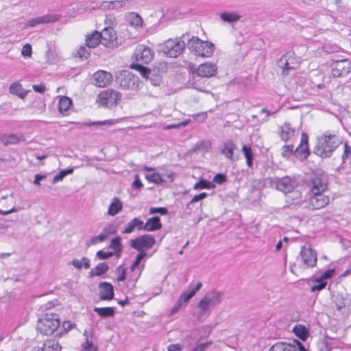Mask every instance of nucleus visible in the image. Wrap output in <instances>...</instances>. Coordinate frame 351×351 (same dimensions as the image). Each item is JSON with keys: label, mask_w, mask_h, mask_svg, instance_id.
<instances>
[{"label": "nucleus", "mask_w": 351, "mask_h": 351, "mask_svg": "<svg viewBox=\"0 0 351 351\" xmlns=\"http://www.w3.org/2000/svg\"><path fill=\"white\" fill-rule=\"evenodd\" d=\"M343 141V137L338 132L326 131L317 137L313 149L314 154L322 158H329Z\"/></svg>", "instance_id": "obj_1"}, {"label": "nucleus", "mask_w": 351, "mask_h": 351, "mask_svg": "<svg viewBox=\"0 0 351 351\" xmlns=\"http://www.w3.org/2000/svg\"><path fill=\"white\" fill-rule=\"evenodd\" d=\"M351 72V62L347 59L336 61L333 63L332 67V76H328V80L323 81L317 84H314L318 89H324L331 87L332 88H337V86H335L332 81H335V77H341L347 75Z\"/></svg>", "instance_id": "obj_2"}, {"label": "nucleus", "mask_w": 351, "mask_h": 351, "mask_svg": "<svg viewBox=\"0 0 351 351\" xmlns=\"http://www.w3.org/2000/svg\"><path fill=\"white\" fill-rule=\"evenodd\" d=\"M60 318L58 314L47 312L42 314L36 322V330L43 335H51L59 328Z\"/></svg>", "instance_id": "obj_3"}, {"label": "nucleus", "mask_w": 351, "mask_h": 351, "mask_svg": "<svg viewBox=\"0 0 351 351\" xmlns=\"http://www.w3.org/2000/svg\"><path fill=\"white\" fill-rule=\"evenodd\" d=\"M188 47L191 53L202 58H210L215 51L212 43L204 41L198 37L193 36L188 41Z\"/></svg>", "instance_id": "obj_4"}, {"label": "nucleus", "mask_w": 351, "mask_h": 351, "mask_svg": "<svg viewBox=\"0 0 351 351\" xmlns=\"http://www.w3.org/2000/svg\"><path fill=\"white\" fill-rule=\"evenodd\" d=\"M121 100V94L112 88L101 91L96 99L95 103L99 107L113 108L116 107Z\"/></svg>", "instance_id": "obj_5"}, {"label": "nucleus", "mask_w": 351, "mask_h": 351, "mask_svg": "<svg viewBox=\"0 0 351 351\" xmlns=\"http://www.w3.org/2000/svg\"><path fill=\"white\" fill-rule=\"evenodd\" d=\"M301 60L293 52L285 53L279 60V66L283 76H287L292 70L298 69L301 65Z\"/></svg>", "instance_id": "obj_6"}, {"label": "nucleus", "mask_w": 351, "mask_h": 351, "mask_svg": "<svg viewBox=\"0 0 351 351\" xmlns=\"http://www.w3.org/2000/svg\"><path fill=\"white\" fill-rule=\"evenodd\" d=\"M156 243L155 237L152 234H143L130 241V246L138 251L145 252L151 249Z\"/></svg>", "instance_id": "obj_7"}, {"label": "nucleus", "mask_w": 351, "mask_h": 351, "mask_svg": "<svg viewBox=\"0 0 351 351\" xmlns=\"http://www.w3.org/2000/svg\"><path fill=\"white\" fill-rule=\"evenodd\" d=\"M218 71L216 64L211 62H206L199 64L191 69L193 75L200 78H210L215 77Z\"/></svg>", "instance_id": "obj_8"}, {"label": "nucleus", "mask_w": 351, "mask_h": 351, "mask_svg": "<svg viewBox=\"0 0 351 351\" xmlns=\"http://www.w3.org/2000/svg\"><path fill=\"white\" fill-rule=\"evenodd\" d=\"M308 141V135L305 132H302L300 142L294 152L295 158L301 161L306 160L311 154Z\"/></svg>", "instance_id": "obj_9"}, {"label": "nucleus", "mask_w": 351, "mask_h": 351, "mask_svg": "<svg viewBox=\"0 0 351 351\" xmlns=\"http://www.w3.org/2000/svg\"><path fill=\"white\" fill-rule=\"evenodd\" d=\"M330 202V197L324 193H310L308 208L312 210L322 209L326 207Z\"/></svg>", "instance_id": "obj_10"}, {"label": "nucleus", "mask_w": 351, "mask_h": 351, "mask_svg": "<svg viewBox=\"0 0 351 351\" xmlns=\"http://www.w3.org/2000/svg\"><path fill=\"white\" fill-rule=\"evenodd\" d=\"M184 48V42L170 39L165 42L162 51L167 56L176 58L182 53Z\"/></svg>", "instance_id": "obj_11"}, {"label": "nucleus", "mask_w": 351, "mask_h": 351, "mask_svg": "<svg viewBox=\"0 0 351 351\" xmlns=\"http://www.w3.org/2000/svg\"><path fill=\"white\" fill-rule=\"evenodd\" d=\"M300 256L304 265L308 267H314L317 261L316 251L313 249L311 245L303 246L300 250Z\"/></svg>", "instance_id": "obj_12"}, {"label": "nucleus", "mask_w": 351, "mask_h": 351, "mask_svg": "<svg viewBox=\"0 0 351 351\" xmlns=\"http://www.w3.org/2000/svg\"><path fill=\"white\" fill-rule=\"evenodd\" d=\"M94 84L100 88H104L111 84L113 80L112 75L104 70L96 71L93 75Z\"/></svg>", "instance_id": "obj_13"}, {"label": "nucleus", "mask_w": 351, "mask_h": 351, "mask_svg": "<svg viewBox=\"0 0 351 351\" xmlns=\"http://www.w3.org/2000/svg\"><path fill=\"white\" fill-rule=\"evenodd\" d=\"M101 44L106 47H113L117 45V36L115 30L111 27H105L99 32Z\"/></svg>", "instance_id": "obj_14"}, {"label": "nucleus", "mask_w": 351, "mask_h": 351, "mask_svg": "<svg viewBox=\"0 0 351 351\" xmlns=\"http://www.w3.org/2000/svg\"><path fill=\"white\" fill-rule=\"evenodd\" d=\"M57 108L63 117L69 116L73 110V100L67 96H58Z\"/></svg>", "instance_id": "obj_15"}, {"label": "nucleus", "mask_w": 351, "mask_h": 351, "mask_svg": "<svg viewBox=\"0 0 351 351\" xmlns=\"http://www.w3.org/2000/svg\"><path fill=\"white\" fill-rule=\"evenodd\" d=\"M134 58L137 62L148 64L153 59V53L149 47L139 45L135 49Z\"/></svg>", "instance_id": "obj_16"}, {"label": "nucleus", "mask_w": 351, "mask_h": 351, "mask_svg": "<svg viewBox=\"0 0 351 351\" xmlns=\"http://www.w3.org/2000/svg\"><path fill=\"white\" fill-rule=\"evenodd\" d=\"M328 189L327 179L322 175H315L311 179L310 193H324Z\"/></svg>", "instance_id": "obj_17"}, {"label": "nucleus", "mask_w": 351, "mask_h": 351, "mask_svg": "<svg viewBox=\"0 0 351 351\" xmlns=\"http://www.w3.org/2000/svg\"><path fill=\"white\" fill-rule=\"evenodd\" d=\"M220 294L212 292L206 294L199 302L198 306L203 311H207L210 306H215L220 302Z\"/></svg>", "instance_id": "obj_18"}, {"label": "nucleus", "mask_w": 351, "mask_h": 351, "mask_svg": "<svg viewBox=\"0 0 351 351\" xmlns=\"http://www.w3.org/2000/svg\"><path fill=\"white\" fill-rule=\"evenodd\" d=\"M119 86L123 89H132L136 84V77L132 73L123 71L117 77Z\"/></svg>", "instance_id": "obj_19"}, {"label": "nucleus", "mask_w": 351, "mask_h": 351, "mask_svg": "<svg viewBox=\"0 0 351 351\" xmlns=\"http://www.w3.org/2000/svg\"><path fill=\"white\" fill-rule=\"evenodd\" d=\"M276 187L284 193H288L293 192L294 184L291 177L285 176L276 181Z\"/></svg>", "instance_id": "obj_20"}, {"label": "nucleus", "mask_w": 351, "mask_h": 351, "mask_svg": "<svg viewBox=\"0 0 351 351\" xmlns=\"http://www.w3.org/2000/svg\"><path fill=\"white\" fill-rule=\"evenodd\" d=\"M99 297L101 300H111L114 297L113 286L106 282L99 285Z\"/></svg>", "instance_id": "obj_21"}, {"label": "nucleus", "mask_w": 351, "mask_h": 351, "mask_svg": "<svg viewBox=\"0 0 351 351\" xmlns=\"http://www.w3.org/2000/svg\"><path fill=\"white\" fill-rule=\"evenodd\" d=\"M295 132L290 123H285L280 127L278 134L282 141L287 142L295 137Z\"/></svg>", "instance_id": "obj_22"}, {"label": "nucleus", "mask_w": 351, "mask_h": 351, "mask_svg": "<svg viewBox=\"0 0 351 351\" xmlns=\"http://www.w3.org/2000/svg\"><path fill=\"white\" fill-rule=\"evenodd\" d=\"M144 230V222L139 218L134 217L127 223L124 229L122 230L123 234H130L134 230Z\"/></svg>", "instance_id": "obj_23"}, {"label": "nucleus", "mask_w": 351, "mask_h": 351, "mask_svg": "<svg viewBox=\"0 0 351 351\" xmlns=\"http://www.w3.org/2000/svg\"><path fill=\"white\" fill-rule=\"evenodd\" d=\"M25 137L23 135H16L14 134H2L0 136V141L4 145H16L19 144L21 141H25Z\"/></svg>", "instance_id": "obj_24"}, {"label": "nucleus", "mask_w": 351, "mask_h": 351, "mask_svg": "<svg viewBox=\"0 0 351 351\" xmlns=\"http://www.w3.org/2000/svg\"><path fill=\"white\" fill-rule=\"evenodd\" d=\"M162 228V223L159 217L154 216L148 219L144 223V230L147 232H154Z\"/></svg>", "instance_id": "obj_25"}, {"label": "nucleus", "mask_w": 351, "mask_h": 351, "mask_svg": "<svg viewBox=\"0 0 351 351\" xmlns=\"http://www.w3.org/2000/svg\"><path fill=\"white\" fill-rule=\"evenodd\" d=\"M237 145L232 140H228L223 143V147L221 150L222 154H223L228 159L232 160L234 151L236 149Z\"/></svg>", "instance_id": "obj_26"}, {"label": "nucleus", "mask_w": 351, "mask_h": 351, "mask_svg": "<svg viewBox=\"0 0 351 351\" xmlns=\"http://www.w3.org/2000/svg\"><path fill=\"white\" fill-rule=\"evenodd\" d=\"M141 274V270H130L127 276V287L130 290H133L136 287V282Z\"/></svg>", "instance_id": "obj_27"}, {"label": "nucleus", "mask_w": 351, "mask_h": 351, "mask_svg": "<svg viewBox=\"0 0 351 351\" xmlns=\"http://www.w3.org/2000/svg\"><path fill=\"white\" fill-rule=\"evenodd\" d=\"M202 284L201 282H199L195 285V288L192 289L189 292H184L180 295L178 301L183 304L184 303H187L195 294L196 293L202 288Z\"/></svg>", "instance_id": "obj_28"}, {"label": "nucleus", "mask_w": 351, "mask_h": 351, "mask_svg": "<svg viewBox=\"0 0 351 351\" xmlns=\"http://www.w3.org/2000/svg\"><path fill=\"white\" fill-rule=\"evenodd\" d=\"M101 44L99 32L94 31L90 34H88L86 37V44L90 48H95Z\"/></svg>", "instance_id": "obj_29"}, {"label": "nucleus", "mask_w": 351, "mask_h": 351, "mask_svg": "<svg viewBox=\"0 0 351 351\" xmlns=\"http://www.w3.org/2000/svg\"><path fill=\"white\" fill-rule=\"evenodd\" d=\"M123 209V203L118 197L113 198L110 203L108 209V214L110 216H114L121 212Z\"/></svg>", "instance_id": "obj_30"}, {"label": "nucleus", "mask_w": 351, "mask_h": 351, "mask_svg": "<svg viewBox=\"0 0 351 351\" xmlns=\"http://www.w3.org/2000/svg\"><path fill=\"white\" fill-rule=\"evenodd\" d=\"M9 90L12 94L16 95L21 98H24L28 93L23 88L22 85L19 82L11 84Z\"/></svg>", "instance_id": "obj_31"}, {"label": "nucleus", "mask_w": 351, "mask_h": 351, "mask_svg": "<svg viewBox=\"0 0 351 351\" xmlns=\"http://www.w3.org/2000/svg\"><path fill=\"white\" fill-rule=\"evenodd\" d=\"M109 247L114 250V252H112L113 255L114 254L117 257L119 258L123 250L121 237H117L112 239Z\"/></svg>", "instance_id": "obj_32"}, {"label": "nucleus", "mask_w": 351, "mask_h": 351, "mask_svg": "<svg viewBox=\"0 0 351 351\" xmlns=\"http://www.w3.org/2000/svg\"><path fill=\"white\" fill-rule=\"evenodd\" d=\"M61 346L55 339L46 340L42 347V351H60Z\"/></svg>", "instance_id": "obj_33"}, {"label": "nucleus", "mask_w": 351, "mask_h": 351, "mask_svg": "<svg viewBox=\"0 0 351 351\" xmlns=\"http://www.w3.org/2000/svg\"><path fill=\"white\" fill-rule=\"evenodd\" d=\"M293 331L295 335L302 341H305L309 335L308 329L300 324L296 325L293 328Z\"/></svg>", "instance_id": "obj_34"}, {"label": "nucleus", "mask_w": 351, "mask_h": 351, "mask_svg": "<svg viewBox=\"0 0 351 351\" xmlns=\"http://www.w3.org/2000/svg\"><path fill=\"white\" fill-rule=\"evenodd\" d=\"M94 311L101 317H112L114 315V308L111 306L95 307Z\"/></svg>", "instance_id": "obj_35"}, {"label": "nucleus", "mask_w": 351, "mask_h": 351, "mask_svg": "<svg viewBox=\"0 0 351 351\" xmlns=\"http://www.w3.org/2000/svg\"><path fill=\"white\" fill-rule=\"evenodd\" d=\"M243 154L246 159V165L249 168H252L253 167V159L254 156L252 153V149L251 147L243 145L242 147Z\"/></svg>", "instance_id": "obj_36"}, {"label": "nucleus", "mask_w": 351, "mask_h": 351, "mask_svg": "<svg viewBox=\"0 0 351 351\" xmlns=\"http://www.w3.org/2000/svg\"><path fill=\"white\" fill-rule=\"evenodd\" d=\"M108 265L105 263H100L97 264L93 269L90 271V274L92 276H101L108 270Z\"/></svg>", "instance_id": "obj_37"}, {"label": "nucleus", "mask_w": 351, "mask_h": 351, "mask_svg": "<svg viewBox=\"0 0 351 351\" xmlns=\"http://www.w3.org/2000/svg\"><path fill=\"white\" fill-rule=\"evenodd\" d=\"M269 351H295V348L291 344L280 342L272 346Z\"/></svg>", "instance_id": "obj_38"}, {"label": "nucleus", "mask_w": 351, "mask_h": 351, "mask_svg": "<svg viewBox=\"0 0 351 351\" xmlns=\"http://www.w3.org/2000/svg\"><path fill=\"white\" fill-rule=\"evenodd\" d=\"M130 68L139 72V73L145 78H147L151 73V70L145 66H143L141 63L138 62L132 63L130 65Z\"/></svg>", "instance_id": "obj_39"}, {"label": "nucleus", "mask_w": 351, "mask_h": 351, "mask_svg": "<svg viewBox=\"0 0 351 351\" xmlns=\"http://www.w3.org/2000/svg\"><path fill=\"white\" fill-rule=\"evenodd\" d=\"M213 188H215V185L210 181L204 179H201L199 182L195 183L193 187L194 190L212 189Z\"/></svg>", "instance_id": "obj_40"}, {"label": "nucleus", "mask_w": 351, "mask_h": 351, "mask_svg": "<svg viewBox=\"0 0 351 351\" xmlns=\"http://www.w3.org/2000/svg\"><path fill=\"white\" fill-rule=\"evenodd\" d=\"M145 178L147 180L148 182L156 184H160L165 182V180L162 178V176L159 173L155 171L152 172L150 174L146 175Z\"/></svg>", "instance_id": "obj_41"}, {"label": "nucleus", "mask_w": 351, "mask_h": 351, "mask_svg": "<svg viewBox=\"0 0 351 351\" xmlns=\"http://www.w3.org/2000/svg\"><path fill=\"white\" fill-rule=\"evenodd\" d=\"M71 263L77 269H81L82 266L86 269H88L90 267V260L86 257H83L81 261L74 259L71 261Z\"/></svg>", "instance_id": "obj_42"}, {"label": "nucleus", "mask_w": 351, "mask_h": 351, "mask_svg": "<svg viewBox=\"0 0 351 351\" xmlns=\"http://www.w3.org/2000/svg\"><path fill=\"white\" fill-rule=\"evenodd\" d=\"M313 282H314V285L311 287V292L317 291H319L325 289L328 283L327 282L321 280L320 277L313 279Z\"/></svg>", "instance_id": "obj_43"}, {"label": "nucleus", "mask_w": 351, "mask_h": 351, "mask_svg": "<svg viewBox=\"0 0 351 351\" xmlns=\"http://www.w3.org/2000/svg\"><path fill=\"white\" fill-rule=\"evenodd\" d=\"M221 19L226 22L233 23L239 21L240 16L237 13L225 12L221 14Z\"/></svg>", "instance_id": "obj_44"}, {"label": "nucleus", "mask_w": 351, "mask_h": 351, "mask_svg": "<svg viewBox=\"0 0 351 351\" xmlns=\"http://www.w3.org/2000/svg\"><path fill=\"white\" fill-rule=\"evenodd\" d=\"M294 152L293 145H285L281 148V155L283 158H289L292 154H294Z\"/></svg>", "instance_id": "obj_45"}, {"label": "nucleus", "mask_w": 351, "mask_h": 351, "mask_svg": "<svg viewBox=\"0 0 351 351\" xmlns=\"http://www.w3.org/2000/svg\"><path fill=\"white\" fill-rule=\"evenodd\" d=\"M35 19L39 25L41 23H49L51 22H55L58 20V18L56 16L45 15L40 17H38Z\"/></svg>", "instance_id": "obj_46"}, {"label": "nucleus", "mask_w": 351, "mask_h": 351, "mask_svg": "<svg viewBox=\"0 0 351 351\" xmlns=\"http://www.w3.org/2000/svg\"><path fill=\"white\" fill-rule=\"evenodd\" d=\"M119 122V120H118V119H108V120L101 121L90 122V123H88L86 125H88V126H92V125H114L115 123H117Z\"/></svg>", "instance_id": "obj_47"}, {"label": "nucleus", "mask_w": 351, "mask_h": 351, "mask_svg": "<svg viewBox=\"0 0 351 351\" xmlns=\"http://www.w3.org/2000/svg\"><path fill=\"white\" fill-rule=\"evenodd\" d=\"M90 52L84 46H80L77 52H76V57H78L81 59H86L89 57Z\"/></svg>", "instance_id": "obj_48"}, {"label": "nucleus", "mask_w": 351, "mask_h": 351, "mask_svg": "<svg viewBox=\"0 0 351 351\" xmlns=\"http://www.w3.org/2000/svg\"><path fill=\"white\" fill-rule=\"evenodd\" d=\"M207 195H208L207 193H205V192L200 193L198 195H195L191 199V201L189 203H187L186 208H189L191 204H194L195 202H197L199 201H201V200L204 199V198H206L207 197Z\"/></svg>", "instance_id": "obj_49"}, {"label": "nucleus", "mask_w": 351, "mask_h": 351, "mask_svg": "<svg viewBox=\"0 0 351 351\" xmlns=\"http://www.w3.org/2000/svg\"><path fill=\"white\" fill-rule=\"evenodd\" d=\"M145 252H139L136 257L135 261L132 264L130 267V270H138L136 268L140 264V262L144 257L145 256Z\"/></svg>", "instance_id": "obj_50"}, {"label": "nucleus", "mask_w": 351, "mask_h": 351, "mask_svg": "<svg viewBox=\"0 0 351 351\" xmlns=\"http://www.w3.org/2000/svg\"><path fill=\"white\" fill-rule=\"evenodd\" d=\"M160 213L162 215H165L168 213V210L165 207H151L149 210V213L153 215L155 213Z\"/></svg>", "instance_id": "obj_51"}, {"label": "nucleus", "mask_w": 351, "mask_h": 351, "mask_svg": "<svg viewBox=\"0 0 351 351\" xmlns=\"http://www.w3.org/2000/svg\"><path fill=\"white\" fill-rule=\"evenodd\" d=\"M335 272V269H329L326 270L319 277L321 280L327 282L328 279H330L332 278Z\"/></svg>", "instance_id": "obj_52"}, {"label": "nucleus", "mask_w": 351, "mask_h": 351, "mask_svg": "<svg viewBox=\"0 0 351 351\" xmlns=\"http://www.w3.org/2000/svg\"><path fill=\"white\" fill-rule=\"evenodd\" d=\"M117 271L118 272V275L117 277V280L118 281H123L127 278L125 268H124L123 267L119 266L117 267Z\"/></svg>", "instance_id": "obj_53"}, {"label": "nucleus", "mask_w": 351, "mask_h": 351, "mask_svg": "<svg viewBox=\"0 0 351 351\" xmlns=\"http://www.w3.org/2000/svg\"><path fill=\"white\" fill-rule=\"evenodd\" d=\"M73 169H68L66 170L60 171L53 178V181H58L62 180L66 175L73 173Z\"/></svg>", "instance_id": "obj_54"}, {"label": "nucleus", "mask_w": 351, "mask_h": 351, "mask_svg": "<svg viewBox=\"0 0 351 351\" xmlns=\"http://www.w3.org/2000/svg\"><path fill=\"white\" fill-rule=\"evenodd\" d=\"M82 351H97V347L92 341H86L82 344Z\"/></svg>", "instance_id": "obj_55"}, {"label": "nucleus", "mask_w": 351, "mask_h": 351, "mask_svg": "<svg viewBox=\"0 0 351 351\" xmlns=\"http://www.w3.org/2000/svg\"><path fill=\"white\" fill-rule=\"evenodd\" d=\"M113 256V253L111 252H104L103 250H99L97 252V256L99 259H107Z\"/></svg>", "instance_id": "obj_56"}, {"label": "nucleus", "mask_w": 351, "mask_h": 351, "mask_svg": "<svg viewBox=\"0 0 351 351\" xmlns=\"http://www.w3.org/2000/svg\"><path fill=\"white\" fill-rule=\"evenodd\" d=\"M22 55L26 57H30L32 56V47L29 44H25L22 48Z\"/></svg>", "instance_id": "obj_57"}, {"label": "nucleus", "mask_w": 351, "mask_h": 351, "mask_svg": "<svg viewBox=\"0 0 351 351\" xmlns=\"http://www.w3.org/2000/svg\"><path fill=\"white\" fill-rule=\"evenodd\" d=\"M62 327L64 332H68L74 327V326L70 321H64L62 324Z\"/></svg>", "instance_id": "obj_58"}, {"label": "nucleus", "mask_w": 351, "mask_h": 351, "mask_svg": "<svg viewBox=\"0 0 351 351\" xmlns=\"http://www.w3.org/2000/svg\"><path fill=\"white\" fill-rule=\"evenodd\" d=\"M143 184L139 178V176L138 174L135 175L134 180L132 183V186L134 187L136 189H141L143 187Z\"/></svg>", "instance_id": "obj_59"}, {"label": "nucleus", "mask_w": 351, "mask_h": 351, "mask_svg": "<svg viewBox=\"0 0 351 351\" xmlns=\"http://www.w3.org/2000/svg\"><path fill=\"white\" fill-rule=\"evenodd\" d=\"M226 180V176L221 173L217 174L213 178V181L217 184H222Z\"/></svg>", "instance_id": "obj_60"}, {"label": "nucleus", "mask_w": 351, "mask_h": 351, "mask_svg": "<svg viewBox=\"0 0 351 351\" xmlns=\"http://www.w3.org/2000/svg\"><path fill=\"white\" fill-rule=\"evenodd\" d=\"M32 88L34 91L40 93H43L46 90V87L43 84H34Z\"/></svg>", "instance_id": "obj_61"}, {"label": "nucleus", "mask_w": 351, "mask_h": 351, "mask_svg": "<svg viewBox=\"0 0 351 351\" xmlns=\"http://www.w3.org/2000/svg\"><path fill=\"white\" fill-rule=\"evenodd\" d=\"M192 118L194 120H197L198 118H200L202 121H205L207 119V112H202L200 113L195 114L192 115Z\"/></svg>", "instance_id": "obj_62"}, {"label": "nucleus", "mask_w": 351, "mask_h": 351, "mask_svg": "<svg viewBox=\"0 0 351 351\" xmlns=\"http://www.w3.org/2000/svg\"><path fill=\"white\" fill-rule=\"evenodd\" d=\"M167 351H182L179 344H171L167 348Z\"/></svg>", "instance_id": "obj_63"}, {"label": "nucleus", "mask_w": 351, "mask_h": 351, "mask_svg": "<svg viewBox=\"0 0 351 351\" xmlns=\"http://www.w3.org/2000/svg\"><path fill=\"white\" fill-rule=\"evenodd\" d=\"M46 176L45 175L36 174L34 180V183L36 185H40V180L45 179Z\"/></svg>", "instance_id": "obj_64"}]
</instances>
